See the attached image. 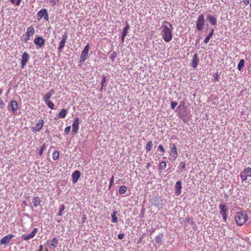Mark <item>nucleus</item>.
I'll use <instances>...</instances> for the list:
<instances>
[{"label": "nucleus", "instance_id": "18", "mask_svg": "<svg viewBox=\"0 0 251 251\" xmlns=\"http://www.w3.org/2000/svg\"><path fill=\"white\" fill-rule=\"evenodd\" d=\"M54 93L53 89H50L48 93H47L43 96V100L44 101L50 100V99Z\"/></svg>", "mask_w": 251, "mask_h": 251}, {"label": "nucleus", "instance_id": "14", "mask_svg": "<svg viewBox=\"0 0 251 251\" xmlns=\"http://www.w3.org/2000/svg\"><path fill=\"white\" fill-rule=\"evenodd\" d=\"M199 62V58L198 55L195 53L191 61V66L194 68L196 69Z\"/></svg>", "mask_w": 251, "mask_h": 251}, {"label": "nucleus", "instance_id": "19", "mask_svg": "<svg viewBox=\"0 0 251 251\" xmlns=\"http://www.w3.org/2000/svg\"><path fill=\"white\" fill-rule=\"evenodd\" d=\"M9 106L10 107L11 110L13 113L15 112L18 108L17 102L15 100H12L10 102Z\"/></svg>", "mask_w": 251, "mask_h": 251}, {"label": "nucleus", "instance_id": "31", "mask_svg": "<svg viewBox=\"0 0 251 251\" xmlns=\"http://www.w3.org/2000/svg\"><path fill=\"white\" fill-rule=\"evenodd\" d=\"M243 171L246 176L249 177H251V168L248 167L245 169Z\"/></svg>", "mask_w": 251, "mask_h": 251}, {"label": "nucleus", "instance_id": "9", "mask_svg": "<svg viewBox=\"0 0 251 251\" xmlns=\"http://www.w3.org/2000/svg\"><path fill=\"white\" fill-rule=\"evenodd\" d=\"M37 231L38 228H34L30 233L28 234H23L21 237L23 240L25 241H27L28 240L33 238L35 236Z\"/></svg>", "mask_w": 251, "mask_h": 251}, {"label": "nucleus", "instance_id": "20", "mask_svg": "<svg viewBox=\"0 0 251 251\" xmlns=\"http://www.w3.org/2000/svg\"><path fill=\"white\" fill-rule=\"evenodd\" d=\"M44 122L43 120H40L38 121V122L36 123L35 125V127H34V130L36 131H40L43 126Z\"/></svg>", "mask_w": 251, "mask_h": 251}, {"label": "nucleus", "instance_id": "11", "mask_svg": "<svg viewBox=\"0 0 251 251\" xmlns=\"http://www.w3.org/2000/svg\"><path fill=\"white\" fill-rule=\"evenodd\" d=\"M219 208L220 210V213L222 216L224 221L226 222V216H227L226 212H227V210L226 208L225 205H224L222 203H220L219 204Z\"/></svg>", "mask_w": 251, "mask_h": 251}, {"label": "nucleus", "instance_id": "44", "mask_svg": "<svg viewBox=\"0 0 251 251\" xmlns=\"http://www.w3.org/2000/svg\"><path fill=\"white\" fill-rule=\"evenodd\" d=\"M177 103L175 101H172L171 102V108L174 109L175 107L177 105Z\"/></svg>", "mask_w": 251, "mask_h": 251}, {"label": "nucleus", "instance_id": "53", "mask_svg": "<svg viewBox=\"0 0 251 251\" xmlns=\"http://www.w3.org/2000/svg\"><path fill=\"white\" fill-rule=\"evenodd\" d=\"M21 0H16L15 4L16 5H19L20 3Z\"/></svg>", "mask_w": 251, "mask_h": 251}, {"label": "nucleus", "instance_id": "1", "mask_svg": "<svg viewBox=\"0 0 251 251\" xmlns=\"http://www.w3.org/2000/svg\"><path fill=\"white\" fill-rule=\"evenodd\" d=\"M162 37L166 42H170L173 38L172 29H173L172 25L167 21L163 22L161 26Z\"/></svg>", "mask_w": 251, "mask_h": 251}, {"label": "nucleus", "instance_id": "22", "mask_svg": "<svg viewBox=\"0 0 251 251\" xmlns=\"http://www.w3.org/2000/svg\"><path fill=\"white\" fill-rule=\"evenodd\" d=\"M207 19L210 23V24L212 25H214L216 24L217 20H216V19L214 17L211 16L210 15H209L208 16V17H207Z\"/></svg>", "mask_w": 251, "mask_h": 251}, {"label": "nucleus", "instance_id": "15", "mask_svg": "<svg viewBox=\"0 0 251 251\" xmlns=\"http://www.w3.org/2000/svg\"><path fill=\"white\" fill-rule=\"evenodd\" d=\"M181 182L177 181L175 185V194L176 196H179L181 193Z\"/></svg>", "mask_w": 251, "mask_h": 251}, {"label": "nucleus", "instance_id": "59", "mask_svg": "<svg viewBox=\"0 0 251 251\" xmlns=\"http://www.w3.org/2000/svg\"><path fill=\"white\" fill-rule=\"evenodd\" d=\"M163 159H166V157H163Z\"/></svg>", "mask_w": 251, "mask_h": 251}, {"label": "nucleus", "instance_id": "7", "mask_svg": "<svg viewBox=\"0 0 251 251\" xmlns=\"http://www.w3.org/2000/svg\"><path fill=\"white\" fill-rule=\"evenodd\" d=\"M170 157H169V159L171 161L175 160L177 157V150L175 144H173V147L170 150Z\"/></svg>", "mask_w": 251, "mask_h": 251}, {"label": "nucleus", "instance_id": "50", "mask_svg": "<svg viewBox=\"0 0 251 251\" xmlns=\"http://www.w3.org/2000/svg\"><path fill=\"white\" fill-rule=\"evenodd\" d=\"M143 239V235H142L141 237L139 238V239L138 240L137 243L140 244L142 241V239Z\"/></svg>", "mask_w": 251, "mask_h": 251}, {"label": "nucleus", "instance_id": "13", "mask_svg": "<svg viewBox=\"0 0 251 251\" xmlns=\"http://www.w3.org/2000/svg\"><path fill=\"white\" fill-rule=\"evenodd\" d=\"M67 39V34H65L62 36V39L59 42V45L58 48V50L59 52H61L63 50L65 47Z\"/></svg>", "mask_w": 251, "mask_h": 251}, {"label": "nucleus", "instance_id": "34", "mask_svg": "<svg viewBox=\"0 0 251 251\" xmlns=\"http://www.w3.org/2000/svg\"><path fill=\"white\" fill-rule=\"evenodd\" d=\"M50 245L54 247H56L57 245V239L56 237L53 238L51 241Z\"/></svg>", "mask_w": 251, "mask_h": 251}, {"label": "nucleus", "instance_id": "27", "mask_svg": "<svg viewBox=\"0 0 251 251\" xmlns=\"http://www.w3.org/2000/svg\"><path fill=\"white\" fill-rule=\"evenodd\" d=\"M244 64H245V61L244 59H241L240 60V61L238 64V66H237L238 69L239 71H241L242 69L244 68Z\"/></svg>", "mask_w": 251, "mask_h": 251}, {"label": "nucleus", "instance_id": "43", "mask_svg": "<svg viewBox=\"0 0 251 251\" xmlns=\"http://www.w3.org/2000/svg\"><path fill=\"white\" fill-rule=\"evenodd\" d=\"M5 106V103L1 99H0V108H3Z\"/></svg>", "mask_w": 251, "mask_h": 251}, {"label": "nucleus", "instance_id": "57", "mask_svg": "<svg viewBox=\"0 0 251 251\" xmlns=\"http://www.w3.org/2000/svg\"><path fill=\"white\" fill-rule=\"evenodd\" d=\"M103 86H102V85H101V88H100V91H102L103 90Z\"/></svg>", "mask_w": 251, "mask_h": 251}, {"label": "nucleus", "instance_id": "5", "mask_svg": "<svg viewBox=\"0 0 251 251\" xmlns=\"http://www.w3.org/2000/svg\"><path fill=\"white\" fill-rule=\"evenodd\" d=\"M89 49V45L88 44L86 46H85L83 51L81 53L80 62H84L87 59Z\"/></svg>", "mask_w": 251, "mask_h": 251}, {"label": "nucleus", "instance_id": "46", "mask_svg": "<svg viewBox=\"0 0 251 251\" xmlns=\"http://www.w3.org/2000/svg\"><path fill=\"white\" fill-rule=\"evenodd\" d=\"M158 148L162 152H163V153L165 152V149H164L163 147L161 145H160L158 146Z\"/></svg>", "mask_w": 251, "mask_h": 251}, {"label": "nucleus", "instance_id": "49", "mask_svg": "<svg viewBox=\"0 0 251 251\" xmlns=\"http://www.w3.org/2000/svg\"><path fill=\"white\" fill-rule=\"evenodd\" d=\"M219 75H218V73H217L215 75V77H214V80H215V81H217V80H218V79H219Z\"/></svg>", "mask_w": 251, "mask_h": 251}, {"label": "nucleus", "instance_id": "40", "mask_svg": "<svg viewBox=\"0 0 251 251\" xmlns=\"http://www.w3.org/2000/svg\"><path fill=\"white\" fill-rule=\"evenodd\" d=\"M162 236H160V235H158L157 236L156 238H155V240H156V242L158 243H161V242H162Z\"/></svg>", "mask_w": 251, "mask_h": 251}, {"label": "nucleus", "instance_id": "42", "mask_svg": "<svg viewBox=\"0 0 251 251\" xmlns=\"http://www.w3.org/2000/svg\"><path fill=\"white\" fill-rule=\"evenodd\" d=\"M114 181V176H112L110 179V183H109V188H110V187H111L113 185Z\"/></svg>", "mask_w": 251, "mask_h": 251}, {"label": "nucleus", "instance_id": "38", "mask_svg": "<svg viewBox=\"0 0 251 251\" xmlns=\"http://www.w3.org/2000/svg\"><path fill=\"white\" fill-rule=\"evenodd\" d=\"M46 149V144H44L41 147V149H40L39 154L40 155H42L43 153V152L44 150Z\"/></svg>", "mask_w": 251, "mask_h": 251}, {"label": "nucleus", "instance_id": "48", "mask_svg": "<svg viewBox=\"0 0 251 251\" xmlns=\"http://www.w3.org/2000/svg\"><path fill=\"white\" fill-rule=\"evenodd\" d=\"M120 239H122L124 237V234L123 233H120L118 236Z\"/></svg>", "mask_w": 251, "mask_h": 251}, {"label": "nucleus", "instance_id": "47", "mask_svg": "<svg viewBox=\"0 0 251 251\" xmlns=\"http://www.w3.org/2000/svg\"><path fill=\"white\" fill-rule=\"evenodd\" d=\"M127 33H128V30L124 29L122 35H123V36H126Z\"/></svg>", "mask_w": 251, "mask_h": 251}, {"label": "nucleus", "instance_id": "28", "mask_svg": "<svg viewBox=\"0 0 251 251\" xmlns=\"http://www.w3.org/2000/svg\"><path fill=\"white\" fill-rule=\"evenodd\" d=\"M127 190V187L126 186L123 185L120 187L119 189V193L120 194H125Z\"/></svg>", "mask_w": 251, "mask_h": 251}, {"label": "nucleus", "instance_id": "39", "mask_svg": "<svg viewBox=\"0 0 251 251\" xmlns=\"http://www.w3.org/2000/svg\"><path fill=\"white\" fill-rule=\"evenodd\" d=\"M59 0H50V3L51 6L55 5L58 2Z\"/></svg>", "mask_w": 251, "mask_h": 251}, {"label": "nucleus", "instance_id": "35", "mask_svg": "<svg viewBox=\"0 0 251 251\" xmlns=\"http://www.w3.org/2000/svg\"><path fill=\"white\" fill-rule=\"evenodd\" d=\"M65 207L64 205L61 204L60 205L59 212L58 213V216H61L62 215L63 211L65 209Z\"/></svg>", "mask_w": 251, "mask_h": 251}, {"label": "nucleus", "instance_id": "25", "mask_svg": "<svg viewBox=\"0 0 251 251\" xmlns=\"http://www.w3.org/2000/svg\"><path fill=\"white\" fill-rule=\"evenodd\" d=\"M152 146H153V143L151 141H150L148 142L145 146V149L146 150V152H147L150 151L151 150Z\"/></svg>", "mask_w": 251, "mask_h": 251}, {"label": "nucleus", "instance_id": "4", "mask_svg": "<svg viewBox=\"0 0 251 251\" xmlns=\"http://www.w3.org/2000/svg\"><path fill=\"white\" fill-rule=\"evenodd\" d=\"M42 18H44L46 21H49V14L46 9H42L37 13V18L38 20H41Z\"/></svg>", "mask_w": 251, "mask_h": 251}, {"label": "nucleus", "instance_id": "52", "mask_svg": "<svg viewBox=\"0 0 251 251\" xmlns=\"http://www.w3.org/2000/svg\"><path fill=\"white\" fill-rule=\"evenodd\" d=\"M39 249L37 251H43V246L42 245H40L39 246Z\"/></svg>", "mask_w": 251, "mask_h": 251}, {"label": "nucleus", "instance_id": "41", "mask_svg": "<svg viewBox=\"0 0 251 251\" xmlns=\"http://www.w3.org/2000/svg\"><path fill=\"white\" fill-rule=\"evenodd\" d=\"M70 131H71V126H70L66 127L64 130L66 134H68L70 133Z\"/></svg>", "mask_w": 251, "mask_h": 251}, {"label": "nucleus", "instance_id": "37", "mask_svg": "<svg viewBox=\"0 0 251 251\" xmlns=\"http://www.w3.org/2000/svg\"><path fill=\"white\" fill-rule=\"evenodd\" d=\"M240 177H241V178L242 179V180L243 181H245L246 180L247 178V177L248 176H246V175L245 174V173H244V171H243L241 174H240Z\"/></svg>", "mask_w": 251, "mask_h": 251}, {"label": "nucleus", "instance_id": "56", "mask_svg": "<svg viewBox=\"0 0 251 251\" xmlns=\"http://www.w3.org/2000/svg\"><path fill=\"white\" fill-rule=\"evenodd\" d=\"M10 1L12 4H14L16 3V0H10Z\"/></svg>", "mask_w": 251, "mask_h": 251}, {"label": "nucleus", "instance_id": "32", "mask_svg": "<svg viewBox=\"0 0 251 251\" xmlns=\"http://www.w3.org/2000/svg\"><path fill=\"white\" fill-rule=\"evenodd\" d=\"M59 153L58 151H54L52 153V157H53V160H56L57 159H58V158L59 157Z\"/></svg>", "mask_w": 251, "mask_h": 251}, {"label": "nucleus", "instance_id": "10", "mask_svg": "<svg viewBox=\"0 0 251 251\" xmlns=\"http://www.w3.org/2000/svg\"><path fill=\"white\" fill-rule=\"evenodd\" d=\"M29 55L27 52H24L23 53L22 56V59H21V68L22 69H24L25 68L26 64L27 63V62H28V61L29 60Z\"/></svg>", "mask_w": 251, "mask_h": 251}, {"label": "nucleus", "instance_id": "8", "mask_svg": "<svg viewBox=\"0 0 251 251\" xmlns=\"http://www.w3.org/2000/svg\"><path fill=\"white\" fill-rule=\"evenodd\" d=\"M79 129V118H76L74 119V121L72 124V133L73 135H75L78 132Z\"/></svg>", "mask_w": 251, "mask_h": 251}, {"label": "nucleus", "instance_id": "51", "mask_svg": "<svg viewBox=\"0 0 251 251\" xmlns=\"http://www.w3.org/2000/svg\"><path fill=\"white\" fill-rule=\"evenodd\" d=\"M243 2H244L245 5H247L249 4L250 0H243Z\"/></svg>", "mask_w": 251, "mask_h": 251}, {"label": "nucleus", "instance_id": "3", "mask_svg": "<svg viewBox=\"0 0 251 251\" xmlns=\"http://www.w3.org/2000/svg\"><path fill=\"white\" fill-rule=\"evenodd\" d=\"M35 32V29L32 26L28 27L26 32L22 36V40L25 43H27L30 37L34 34Z\"/></svg>", "mask_w": 251, "mask_h": 251}, {"label": "nucleus", "instance_id": "17", "mask_svg": "<svg viewBox=\"0 0 251 251\" xmlns=\"http://www.w3.org/2000/svg\"><path fill=\"white\" fill-rule=\"evenodd\" d=\"M80 176V173L79 171H75L72 174V181L74 183L77 182Z\"/></svg>", "mask_w": 251, "mask_h": 251}, {"label": "nucleus", "instance_id": "24", "mask_svg": "<svg viewBox=\"0 0 251 251\" xmlns=\"http://www.w3.org/2000/svg\"><path fill=\"white\" fill-rule=\"evenodd\" d=\"M67 111L65 109H62L58 114V117L61 118H64L67 115Z\"/></svg>", "mask_w": 251, "mask_h": 251}, {"label": "nucleus", "instance_id": "26", "mask_svg": "<svg viewBox=\"0 0 251 251\" xmlns=\"http://www.w3.org/2000/svg\"><path fill=\"white\" fill-rule=\"evenodd\" d=\"M214 33V30L212 29L211 32L209 33V34L206 36V37L205 38L204 40V42L205 43H207L209 41L211 37L213 36Z\"/></svg>", "mask_w": 251, "mask_h": 251}, {"label": "nucleus", "instance_id": "6", "mask_svg": "<svg viewBox=\"0 0 251 251\" xmlns=\"http://www.w3.org/2000/svg\"><path fill=\"white\" fill-rule=\"evenodd\" d=\"M204 22L205 20L204 15L203 14L199 15L196 23L197 29L198 30L201 31L203 29V26L204 25Z\"/></svg>", "mask_w": 251, "mask_h": 251}, {"label": "nucleus", "instance_id": "16", "mask_svg": "<svg viewBox=\"0 0 251 251\" xmlns=\"http://www.w3.org/2000/svg\"><path fill=\"white\" fill-rule=\"evenodd\" d=\"M34 43L39 48H42L45 44V41L42 37H38L34 39Z\"/></svg>", "mask_w": 251, "mask_h": 251}, {"label": "nucleus", "instance_id": "21", "mask_svg": "<svg viewBox=\"0 0 251 251\" xmlns=\"http://www.w3.org/2000/svg\"><path fill=\"white\" fill-rule=\"evenodd\" d=\"M32 203L34 207H37V206L40 205L41 201L40 200L38 197H34L32 199Z\"/></svg>", "mask_w": 251, "mask_h": 251}, {"label": "nucleus", "instance_id": "12", "mask_svg": "<svg viewBox=\"0 0 251 251\" xmlns=\"http://www.w3.org/2000/svg\"><path fill=\"white\" fill-rule=\"evenodd\" d=\"M14 236L13 235L11 234L5 236L0 240V244L7 245Z\"/></svg>", "mask_w": 251, "mask_h": 251}, {"label": "nucleus", "instance_id": "30", "mask_svg": "<svg viewBox=\"0 0 251 251\" xmlns=\"http://www.w3.org/2000/svg\"><path fill=\"white\" fill-rule=\"evenodd\" d=\"M167 164L165 161H162L159 164L158 167L160 170H163L166 167Z\"/></svg>", "mask_w": 251, "mask_h": 251}, {"label": "nucleus", "instance_id": "36", "mask_svg": "<svg viewBox=\"0 0 251 251\" xmlns=\"http://www.w3.org/2000/svg\"><path fill=\"white\" fill-rule=\"evenodd\" d=\"M117 53L114 51L110 55L109 58L110 60H111L112 61H114L115 60V58L117 57Z\"/></svg>", "mask_w": 251, "mask_h": 251}, {"label": "nucleus", "instance_id": "54", "mask_svg": "<svg viewBox=\"0 0 251 251\" xmlns=\"http://www.w3.org/2000/svg\"><path fill=\"white\" fill-rule=\"evenodd\" d=\"M125 29L128 30L129 29V25L128 24H127L126 26L124 28Z\"/></svg>", "mask_w": 251, "mask_h": 251}, {"label": "nucleus", "instance_id": "58", "mask_svg": "<svg viewBox=\"0 0 251 251\" xmlns=\"http://www.w3.org/2000/svg\"><path fill=\"white\" fill-rule=\"evenodd\" d=\"M2 90L1 89H0V95L2 94Z\"/></svg>", "mask_w": 251, "mask_h": 251}, {"label": "nucleus", "instance_id": "29", "mask_svg": "<svg viewBox=\"0 0 251 251\" xmlns=\"http://www.w3.org/2000/svg\"><path fill=\"white\" fill-rule=\"evenodd\" d=\"M47 105L51 109H53L54 107V103L50 100L44 101Z\"/></svg>", "mask_w": 251, "mask_h": 251}, {"label": "nucleus", "instance_id": "23", "mask_svg": "<svg viewBox=\"0 0 251 251\" xmlns=\"http://www.w3.org/2000/svg\"><path fill=\"white\" fill-rule=\"evenodd\" d=\"M117 213L118 212L117 211L114 210L111 215V217H112L111 222L113 223H116L118 222V218L116 216Z\"/></svg>", "mask_w": 251, "mask_h": 251}, {"label": "nucleus", "instance_id": "2", "mask_svg": "<svg viewBox=\"0 0 251 251\" xmlns=\"http://www.w3.org/2000/svg\"><path fill=\"white\" fill-rule=\"evenodd\" d=\"M234 219L237 225L241 226L248 220V216L246 211H241L236 213Z\"/></svg>", "mask_w": 251, "mask_h": 251}, {"label": "nucleus", "instance_id": "45", "mask_svg": "<svg viewBox=\"0 0 251 251\" xmlns=\"http://www.w3.org/2000/svg\"><path fill=\"white\" fill-rule=\"evenodd\" d=\"M105 82H106V77H105V76H103L102 79L101 80V85H102V86H104V83Z\"/></svg>", "mask_w": 251, "mask_h": 251}, {"label": "nucleus", "instance_id": "55", "mask_svg": "<svg viewBox=\"0 0 251 251\" xmlns=\"http://www.w3.org/2000/svg\"><path fill=\"white\" fill-rule=\"evenodd\" d=\"M125 37L126 36H123V35H122V41L123 43L124 42Z\"/></svg>", "mask_w": 251, "mask_h": 251}, {"label": "nucleus", "instance_id": "33", "mask_svg": "<svg viewBox=\"0 0 251 251\" xmlns=\"http://www.w3.org/2000/svg\"><path fill=\"white\" fill-rule=\"evenodd\" d=\"M186 168V164L184 162H180L179 165V170L182 172L183 170L185 169Z\"/></svg>", "mask_w": 251, "mask_h": 251}, {"label": "nucleus", "instance_id": "60", "mask_svg": "<svg viewBox=\"0 0 251 251\" xmlns=\"http://www.w3.org/2000/svg\"><path fill=\"white\" fill-rule=\"evenodd\" d=\"M46 251H49L48 249H47V250H46Z\"/></svg>", "mask_w": 251, "mask_h": 251}]
</instances>
